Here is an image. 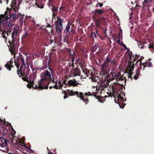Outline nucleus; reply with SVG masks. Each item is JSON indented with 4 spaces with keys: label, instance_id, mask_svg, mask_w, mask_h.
I'll use <instances>...</instances> for the list:
<instances>
[{
    "label": "nucleus",
    "instance_id": "nucleus-1",
    "mask_svg": "<svg viewBox=\"0 0 154 154\" xmlns=\"http://www.w3.org/2000/svg\"><path fill=\"white\" fill-rule=\"evenodd\" d=\"M109 87L112 89V93L111 92H108V95L111 97L113 96L115 98V96L116 97L117 100L116 99H115V102L119 105L120 108H123L125 105L124 103V101H125L126 100H124L122 97L123 96H124L125 95V93L123 92L124 91L123 88L125 90V87L122 84H121L115 82L110 85Z\"/></svg>",
    "mask_w": 154,
    "mask_h": 154
},
{
    "label": "nucleus",
    "instance_id": "nucleus-2",
    "mask_svg": "<svg viewBox=\"0 0 154 154\" xmlns=\"http://www.w3.org/2000/svg\"><path fill=\"white\" fill-rule=\"evenodd\" d=\"M48 69L50 72L46 70L41 74V79L39 81L38 85H35V88L38 89L39 90L48 89L50 84V79L53 74V70L49 67H48Z\"/></svg>",
    "mask_w": 154,
    "mask_h": 154
},
{
    "label": "nucleus",
    "instance_id": "nucleus-3",
    "mask_svg": "<svg viewBox=\"0 0 154 154\" xmlns=\"http://www.w3.org/2000/svg\"><path fill=\"white\" fill-rule=\"evenodd\" d=\"M3 15H0V25L2 26L7 36L11 34L12 27L15 25L16 20L14 16L13 17L12 19L4 18Z\"/></svg>",
    "mask_w": 154,
    "mask_h": 154
},
{
    "label": "nucleus",
    "instance_id": "nucleus-4",
    "mask_svg": "<svg viewBox=\"0 0 154 154\" xmlns=\"http://www.w3.org/2000/svg\"><path fill=\"white\" fill-rule=\"evenodd\" d=\"M16 0H13L12 3L11 5V8H9L8 7L6 8V11L5 12L4 14H1L4 16V18H8V19H12L13 17L14 16L15 20H16L18 14L16 15L15 8L17 7L16 3Z\"/></svg>",
    "mask_w": 154,
    "mask_h": 154
},
{
    "label": "nucleus",
    "instance_id": "nucleus-5",
    "mask_svg": "<svg viewBox=\"0 0 154 154\" xmlns=\"http://www.w3.org/2000/svg\"><path fill=\"white\" fill-rule=\"evenodd\" d=\"M115 61L111 60V58L108 56H107L106 60L101 65V69L102 72L104 74H108L109 72V67L113 63L115 64Z\"/></svg>",
    "mask_w": 154,
    "mask_h": 154
},
{
    "label": "nucleus",
    "instance_id": "nucleus-6",
    "mask_svg": "<svg viewBox=\"0 0 154 154\" xmlns=\"http://www.w3.org/2000/svg\"><path fill=\"white\" fill-rule=\"evenodd\" d=\"M57 19L56 21L54 23L56 31L58 35H61L63 28L62 23L64 21L63 19L60 18L59 17H57Z\"/></svg>",
    "mask_w": 154,
    "mask_h": 154
},
{
    "label": "nucleus",
    "instance_id": "nucleus-7",
    "mask_svg": "<svg viewBox=\"0 0 154 154\" xmlns=\"http://www.w3.org/2000/svg\"><path fill=\"white\" fill-rule=\"evenodd\" d=\"M20 64H16V67L17 69V72L18 75H19L20 78H21L22 76H28L29 72V68H26V67H24L23 69L21 71H19L18 68L19 67ZM28 66H27V67Z\"/></svg>",
    "mask_w": 154,
    "mask_h": 154
},
{
    "label": "nucleus",
    "instance_id": "nucleus-8",
    "mask_svg": "<svg viewBox=\"0 0 154 154\" xmlns=\"http://www.w3.org/2000/svg\"><path fill=\"white\" fill-rule=\"evenodd\" d=\"M68 95L69 96H71L76 95L78 98H80L83 102H87L86 103H88V100L87 99H85V100L84 99V97L83 96V94L82 92H79L78 91H73L72 90H71L70 91V93Z\"/></svg>",
    "mask_w": 154,
    "mask_h": 154
},
{
    "label": "nucleus",
    "instance_id": "nucleus-9",
    "mask_svg": "<svg viewBox=\"0 0 154 154\" xmlns=\"http://www.w3.org/2000/svg\"><path fill=\"white\" fill-rule=\"evenodd\" d=\"M112 76H113L115 78L117 81H124L125 85L126 82V79L125 77L123 76V75H121V72H119L116 74V72H115L112 74Z\"/></svg>",
    "mask_w": 154,
    "mask_h": 154
},
{
    "label": "nucleus",
    "instance_id": "nucleus-10",
    "mask_svg": "<svg viewBox=\"0 0 154 154\" xmlns=\"http://www.w3.org/2000/svg\"><path fill=\"white\" fill-rule=\"evenodd\" d=\"M129 61L128 62V67L130 69V71L131 72H130L128 75V79L130 78L131 80H132L131 75H132L133 73H132V72L133 70V69L134 67V64L133 63L132 65V61L130 62L129 61L131 60L132 59L131 55H130V54H129Z\"/></svg>",
    "mask_w": 154,
    "mask_h": 154
},
{
    "label": "nucleus",
    "instance_id": "nucleus-11",
    "mask_svg": "<svg viewBox=\"0 0 154 154\" xmlns=\"http://www.w3.org/2000/svg\"><path fill=\"white\" fill-rule=\"evenodd\" d=\"M35 78L36 76L35 75H30L29 76V82H28L29 83L27 85V86L28 88L31 89V88L32 87L33 88H34V89H36L35 88V87H34L33 86V85L34 83L33 80L35 79Z\"/></svg>",
    "mask_w": 154,
    "mask_h": 154
},
{
    "label": "nucleus",
    "instance_id": "nucleus-12",
    "mask_svg": "<svg viewBox=\"0 0 154 154\" xmlns=\"http://www.w3.org/2000/svg\"><path fill=\"white\" fill-rule=\"evenodd\" d=\"M104 12V11L101 9H96L94 10L92 13H93V19L94 17L97 18L99 16Z\"/></svg>",
    "mask_w": 154,
    "mask_h": 154
},
{
    "label": "nucleus",
    "instance_id": "nucleus-13",
    "mask_svg": "<svg viewBox=\"0 0 154 154\" xmlns=\"http://www.w3.org/2000/svg\"><path fill=\"white\" fill-rule=\"evenodd\" d=\"M14 62L16 66L17 64H19L20 65L21 64V65H24L25 67L26 66L24 62V59L22 55H21L20 57H19L17 59V61L16 62L15 61Z\"/></svg>",
    "mask_w": 154,
    "mask_h": 154
},
{
    "label": "nucleus",
    "instance_id": "nucleus-14",
    "mask_svg": "<svg viewBox=\"0 0 154 154\" xmlns=\"http://www.w3.org/2000/svg\"><path fill=\"white\" fill-rule=\"evenodd\" d=\"M73 26L71 25V24L69 22H68L65 30L66 31L67 34L68 32H72L73 31Z\"/></svg>",
    "mask_w": 154,
    "mask_h": 154
},
{
    "label": "nucleus",
    "instance_id": "nucleus-15",
    "mask_svg": "<svg viewBox=\"0 0 154 154\" xmlns=\"http://www.w3.org/2000/svg\"><path fill=\"white\" fill-rule=\"evenodd\" d=\"M67 84L69 86H72L73 87L77 86H78V85L79 84V83L77 82L75 79H74L73 80H71L69 81L68 82Z\"/></svg>",
    "mask_w": 154,
    "mask_h": 154
},
{
    "label": "nucleus",
    "instance_id": "nucleus-16",
    "mask_svg": "<svg viewBox=\"0 0 154 154\" xmlns=\"http://www.w3.org/2000/svg\"><path fill=\"white\" fill-rule=\"evenodd\" d=\"M142 60L140 59L139 60H137L136 63V64L139 61H140V66L139 67H140V66H141V67L143 66V70L144 69V68L146 67V66L148 67H151L152 66V63L151 62H149L148 63H146L145 64L144 63L143 64L142 63V62L141 61Z\"/></svg>",
    "mask_w": 154,
    "mask_h": 154
},
{
    "label": "nucleus",
    "instance_id": "nucleus-17",
    "mask_svg": "<svg viewBox=\"0 0 154 154\" xmlns=\"http://www.w3.org/2000/svg\"><path fill=\"white\" fill-rule=\"evenodd\" d=\"M19 30V28L17 26H15L14 27L12 33L11 34L12 38L14 39L17 35L18 34V32Z\"/></svg>",
    "mask_w": 154,
    "mask_h": 154
},
{
    "label": "nucleus",
    "instance_id": "nucleus-18",
    "mask_svg": "<svg viewBox=\"0 0 154 154\" xmlns=\"http://www.w3.org/2000/svg\"><path fill=\"white\" fill-rule=\"evenodd\" d=\"M151 0H144L142 3L143 8L149 7L151 5Z\"/></svg>",
    "mask_w": 154,
    "mask_h": 154
},
{
    "label": "nucleus",
    "instance_id": "nucleus-19",
    "mask_svg": "<svg viewBox=\"0 0 154 154\" xmlns=\"http://www.w3.org/2000/svg\"><path fill=\"white\" fill-rule=\"evenodd\" d=\"M13 61L11 60L8 61L7 63L5 65V67L9 71H10L11 70V68L13 67L12 65L13 63Z\"/></svg>",
    "mask_w": 154,
    "mask_h": 154
},
{
    "label": "nucleus",
    "instance_id": "nucleus-20",
    "mask_svg": "<svg viewBox=\"0 0 154 154\" xmlns=\"http://www.w3.org/2000/svg\"><path fill=\"white\" fill-rule=\"evenodd\" d=\"M94 92H93L92 93V94H91V93L90 92H85V93L84 94V93H82L83 96L84 97V99L85 100V99H87L88 100V103H86L87 102H84L86 104H87L89 102V100L87 96H92V95H94H94L93 94V93Z\"/></svg>",
    "mask_w": 154,
    "mask_h": 154
},
{
    "label": "nucleus",
    "instance_id": "nucleus-21",
    "mask_svg": "<svg viewBox=\"0 0 154 154\" xmlns=\"http://www.w3.org/2000/svg\"><path fill=\"white\" fill-rule=\"evenodd\" d=\"M90 75H91V76L89 77V79H91L92 82H96L98 81L99 80V77L98 76H96L95 75L91 73Z\"/></svg>",
    "mask_w": 154,
    "mask_h": 154
},
{
    "label": "nucleus",
    "instance_id": "nucleus-22",
    "mask_svg": "<svg viewBox=\"0 0 154 154\" xmlns=\"http://www.w3.org/2000/svg\"><path fill=\"white\" fill-rule=\"evenodd\" d=\"M93 20L95 23V26L97 27H100L102 23L100 20V19H98L97 18L94 17V19Z\"/></svg>",
    "mask_w": 154,
    "mask_h": 154
},
{
    "label": "nucleus",
    "instance_id": "nucleus-23",
    "mask_svg": "<svg viewBox=\"0 0 154 154\" xmlns=\"http://www.w3.org/2000/svg\"><path fill=\"white\" fill-rule=\"evenodd\" d=\"M83 72L85 74V77H83V75L81 76V78L82 79H85L86 77H88V74L90 73V71L89 70H88L87 68H85L84 69H82Z\"/></svg>",
    "mask_w": 154,
    "mask_h": 154
},
{
    "label": "nucleus",
    "instance_id": "nucleus-24",
    "mask_svg": "<svg viewBox=\"0 0 154 154\" xmlns=\"http://www.w3.org/2000/svg\"><path fill=\"white\" fill-rule=\"evenodd\" d=\"M52 11L53 12V16L54 17L56 16L58 12V7L54 6H52Z\"/></svg>",
    "mask_w": 154,
    "mask_h": 154
},
{
    "label": "nucleus",
    "instance_id": "nucleus-25",
    "mask_svg": "<svg viewBox=\"0 0 154 154\" xmlns=\"http://www.w3.org/2000/svg\"><path fill=\"white\" fill-rule=\"evenodd\" d=\"M72 69L74 71V73L73 74V75L74 77L78 75H80V71L79 69L77 68H72Z\"/></svg>",
    "mask_w": 154,
    "mask_h": 154
},
{
    "label": "nucleus",
    "instance_id": "nucleus-26",
    "mask_svg": "<svg viewBox=\"0 0 154 154\" xmlns=\"http://www.w3.org/2000/svg\"><path fill=\"white\" fill-rule=\"evenodd\" d=\"M45 30L48 33L51 32V34H52L53 31L52 30V27L49 24H48L47 26L45 28Z\"/></svg>",
    "mask_w": 154,
    "mask_h": 154
},
{
    "label": "nucleus",
    "instance_id": "nucleus-27",
    "mask_svg": "<svg viewBox=\"0 0 154 154\" xmlns=\"http://www.w3.org/2000/svg\"><path fill=\"white\" fill-rule=\"evenodd\" d=\"M20 142L21 143V145L22 146V147H24L26 149H28V150L29 152H32V150L29 148L28 147L26 146L25 143L24 142V141H23L22 143H21V141H20Z\"/></svg>",
    "mask_w": 154,
    "mask_h": 154
},
{
    "label": "nucleus",
    "instance_id": "nucleus-28",
    "mask_svg": "<svg viewBox=\"0 0 154 154\" xmlns=\"http://www.w3.org/2000/svg\"><path fill=\"white\" fill-rule=\"evenodd\" d=\"M142 68L141 67V66L140 68V67H139V68L137 69V72H136V74L135 75H134V77H133L134 79L136 80L138 78V76H139V75L140 73H138V72L139 71V70L141 69Z\"/></svg>",
    "mask_w": 154,
    "mask_h": 154
},
{
    "label": "nucleus",
    "instance_id": "nucleus-29",
    "mask_svg": "<svg viewBox=\"0 0 154 154\" xmlns=\"http://www.w3.org/2000/svg\"><path fill=\"white\" fill-rule=\"evenodd\" d=\"M93 94L94 95V97L96 99H98V100L100 102H103V97H100L99 96H97V95L96 94L95 92H94L93 93Z\"/></svg>",
    "mask_w": 154,
    "mask_h": 154
},
{
    "label": "nucleus",
    "instance_id": "nucleus-30",
    "mask_svg": "<svg viewBox=\"0 0 154 154\" xmlns=\"http://www.w3.org/2000/svg\"><path fill=\"white\" fill-rule=\"evenodd\" d=\"M98 45L99 44H95L93 46L91 50L92 52H94L96 51L97 48L98 47Z\"/></svg>",
    "mask_w": 154,
    "mask_h": 154
},
{
    "label": "nucleus",
    "instance_id": "nucleus-31",
    "mask_svg": "<svg viewBox=\"0 0 154 154\" xmlns=\"http://www.w3.org/2000/svg\"><path fill=\"white\" fill-rule=\"evenodd\" d=\"M2 127L0 125V136H4L5 135V133L3 132Z\"/></svg>",
    "mask_w": 154,
    "mask_h": 154
},
{
    "label": "nucleus",
    "instance_id": "nucleus-32",
    "mask_svg": "<svg viewBox=\"0 0 154 154\" xmlns=\"http://www.w3.org/2000/svg\"><path fill=\"white\" fill-rule=\"evenodd\" d=\"M5 30H4V28L2 26H1L0 25V32H2V35H5L6 33V32H5Z\"/></svg>",
    "mask_w": 154,
    "mask_h": 154
},
{
    "label": "nucleus",
    "instance_id": "nucleus-33",
    "mask_svg": "<svg viewBox=\"0 0 154 154\" xmlns=\"http://www.w3.org/2000/svg\"><path fill=\"white\" fill-rule=\"evenodd\" d=\"M10 45L11 49L10 51L11 52H13L14 51V48L15 47V46L14 45V44L13 43H10Z\"/></svg>",
    "mask_w": 154,
    "mask_h": 154
},
{
    "label": "nucleus",
    "instance_id": "nucleus-34",
    "mask_svg": "<svg viewBox=\"0 0 154 154\" xmlns=\"http://www.w3.org/2000/svg\"><path fill=\"white\" fill-rule=\"evenodd\" d=\"M52 37H50V39H48V43L50 44H51L53 42H55V41L54 40V38H53Z\"/></svg>",
    "mask_w": 154,
    "mask_h": 154
},
{
    "label": "nucleus",
    "instance_id": "nucleus-35",
    "mask_svg": "<svg viewBox=\"0 0 154 154\" xmlns=\"http://www.w3.org/2000/svg\"><path fill=\"white\" fill-rule=\"evenodd\" d=\"M97 18L98 19H100V20L101 21L102 23L105 22V20H106V18L102 17H98Z\"/></svg>",
    "mask_w": 154,
    "mask_h": 154
},
{
    "label": "nucleus",
    "instance_id": "nucleus-36",
    "mask_svg": "<svg viewBox=\"0 0 154 154\" xmlns=\"http://www.w3.org/2000/svg\"><path fill=\"white\" fill-rule=\"evenodd\" d=\"M148 48L149 49H152L153 50L152 52L153 53L154 52V43H151L149 45Z\"/></svg>",
    "mask_w": 154,
    "mask_h": 154
},
{
    "label": "nucleus",
    "instance_id": "nucleus-37",
    "mask_svg": "<svg viewBox=\"0 0 154 154\" xmlns=\"http://www.w3.org/2000/svg\"><path fill=\"white\" fill-rule=\"evenodd\" d=\"M28 76H22V79L24 81H26L28 82L29 81L28 79Z\"/></svg>",
    "mask_w": 154,
    "mask_h": 154
},
{
    "label": "nucleus",
    "instance_id": "nucleus-38",
    "mask_svg": "<svg viewBox=\"0 0 154 154\" xmlns=\"http://www.w3.org/2000/svg\"><path fill=\"white\" fill-rule=\"evenodd\" d=\"M60 12L62 13V11H64L66 10V8L65 7H61L59 9Z\"/></svg>",
    "mask_w": 154,
    "mask_h": 154
},
{
    "label": "nucleus",
    "instance_id": "nucleus-39",
    "mask_svg": "<svg viewBox=\"0 0 154 154\" xmlns=\"http://www.w3.org/2000/svg\"><path fill=\"white\" fill-rule=\"evenodd\" d=\"M81 63V61H80V59L79 58H78L75 61V64H79Z\"/></svg>",
    "mask_w": 154,
    "mask_h": 154
},
{
    "label": "nucleus",
    "instance_id": "nucleus-40",
    "mask_svg": "<svg viewBox=\"0 0 154 154\" xmlns=\"http://www.w3.org/2000/svg\"><path fill=\"white\" fill-rule=\"evenodd\" d=\"M91 37H92V38H93L94 37L95 38H97V36L96 35H95V34H94L93 32H92L91 34Z\"/></svg>",
    "mask_w": 154,
    "mask_h": 154
},
{
    "label": "nucleus",
    "instance_id": "nucleus-41",
    "mask_svg": "<svg viewBox=\"0 0 154 154\" xmlns=\"http://www.w3.org/2000/svg\"><path fill=\"white\" fill-rule=\"evenodd\" d=\"M49 80H50V83L51 82H52L53 83H55V80H54V79L53 78V77H52L51 76V78Z\"/></svg>",
    "mask_w": 154,
    "mask_h": 154
},
{
    "label": "nucleus",
    "instance_id": "nucleus-42",
    "mask_svg": "<svg viewBox=\"0 0 154 154\" xmlns=\"http://www.w3.org/2000/svg\"><path fill=\"white\" fill-rule=\"evenodd\" d=\"M122 42V43L120 44V45H122L127 50H129L128 48H127V46H126V45L125 44H124V43L122 42Z\"/></svg>",
    "mask_w": 154,
    "mask_h": 154
},
{
    "label": "nucleus",
    "instance_id": "nucleus-43",
    "mask_svg": "<svg viewBox=\"0 0 154 154\" xmlns=\"http://www.w3.org/2000/svg\"><path fill=\"white\" fill-rule=\"evenodd\" d=\"M63 92H64V99H65L66 98L68 97V95L67 94H66V93L65 91H64Z\"/></svg>",
    "mask_w": 154,
    "mask_h": 154
},
{
    "label": "nucleus",
    "instance_id": "nucleus-44",
    "mask_svg": "<svg viewBox=\"0 0 154 154\" xmlns=\"http://www.w3.org/2000/svg\"><path fill=\"white\" fill-rule=\"evenodd\" d=\"M28 34V32H25V34H24L23 35V38H25L26 37V36Z\"/></svg>",
    "mask_w": 154,
    "mask_h": 154
},
{
    "label": "nucleus",
    "instance_id": "nucleus-45",
    "mask_svg": "<svg viewBox=\"0 0 154 154\" xmlns=\"http://www.w3.org/2000/svg\"><path fill=\"white\" fill-rule=\"evenodd\" d=\"M23 17L22 16H21L19 19V22H23Z\"/></svg>",
    "mask_w": 154,
    "mask_h": 154
},
{
    "label": "nucleus",
    "instance_id": "nucleus-46",
    "mask_svg": "<svg viewBox=\"0 0 154 154\" xmlns=\"http://www.w3.org/2000/svg\"><path fill=\"white\" fill-rule=\"evenodd\" d=\"M24 67V65H21V66L20 67V69H19V68H18V70L19 71H21L23 69V67Z\"/></svg>",
    "mask_w": 154,
    "mask_h": 154
},
{
    "label": "nucleus",
    "instance_id": "nucleus-47",
    "mask_svg": "<svg viewBox=\"0 0 154 154\" xmlns=\"http://www.w3.org/2000/svg\"><path fill=\"white\" fill-rule=\"evenodd\" d=\"M99 5V6L100 7H101L103 6V4L102 3H97L96 5L97 7H98V5Z\"/></svg>",
    "mask_w": 154,
    "mask_h": 154
},
{
    "label": "nucleus",
    "instance_id": "nucleus-48",
    "mask_svg": "<svg viewBox=\"0 0 154 154\" xmlns=\"http://www.w3.org/2000/svg\"><path fill=\"white\" fill-rule=\"evenodd\" d=\"M4 125H5L6 126H9L11 125V123H9L8 122H7V124H6V122L5 121L4 122Z\"/></svg>",
    "mask_w": 154,
    "mask_h": 154
},
{
    "label": "nucleus",
    "instance_id": "nucleus-49",
    "mask_svg": "<svg viewBox=\"0 0 154 154\" xmlns=\"http://www.w3.org/2000/svg\"><path fill=\"white\" fill-rule=\"evenodd\" d=\"M59 89H60L62 87H63V85H62L61 82L59 81Z\"/></svg>",
    "mask_w": 154,
    "mask_h": 154
},
{
    "label": "nucleus",
    "instance_id": "nucleus-50",
    "mask_svg": "<svg viewBox=\"0 0 154 154\" xmlns=\"http://www.w3.org/2000/svg\"><path fill=\"white\" fill-rule=\"evenodd\" d=\"M54 88H55V89H57L58 88H59L57 86V84H55V85H54V86L53 87Z\"/></svg>",
    "mask_w": 154,
    "mask_h": 154
},
{
    "label": "nucleus",
    "instance_id": "nucleus-51",
    "mask_svg": "<svg viewBox=\"0 0 154 154\" xmlns=\"http://www.w3.org/2000/svg\"><path fill=\"white\" fill-rule=\"evenodd\" d=\"M72 57V60H71V62L72 63H74V57Z\"/></svg>",
    "mask_w": 154,
    "mask_h": 154
},
{
    "label": "nucleus",
    "instance_id": "nucleus-52",
    "mask_svg": "<svg viewBox=\"0 0 154 154\" xmlns=\"http://www.w3.org/2000/svg\"><path fill=\"white\" fill-rule=\"evenodd\" d=\"M66 80H64L62 83L63 85V84L66 85L67 84V83L66 84Z\"/></svg>",
    "mask_w": 154,
    "mask_h": 154
},
{
    "label": "nucleus",
    "instance_id": "nucleus-53",
    "mask_svg": "<svg viewBox=\"0 0 154 154\" xmlns=\"http://www.w3.org/2000/svg\"><path fill=\"white\" fill-rule=\"evenodd\" d=\"M71 49L70 48L67 49L66 50L68 52H70V51H71Z\"/></svg>",
    "mask_w": 154,
    "mask_h": 154
},
{
    "label": "nucleus",
    "instance_id": "nucleus-54",
    "mask_svg": "<svg viewBox=\"0 0 154 154\" xmlns=\"http://www.w3.org/2000/svg\"><path fill=\"white\" fill-rule=\"evenodd\" d=\"M2 35V37L3 38H6V39H7V37H6V35Z\"/></svg>",
    "mask_w": 154,
    "mask_h": 154
},
{
    "label": "nucleus",
    "instance_id": "nucleus-55",
    "mask_svg": "<svg viewBox=\"0 0 154 154\" xmlns=\"http://www.w3.org/2000/svg\"><path fill=\"white\" fill-rule=\"evenodd\" d=\"M23 22H20V26L21 27L23 25Z\"/></svg>",
    "mask_w": 154,
    "mask_h": 154
},
{
    "label": "nucleus",
    "instance_id": "nucleus-56",
    "mask_svg": "<svg viewBox=\"0 0 154 154\" xmlns=\"http://www.w3.org/2000/svg\"><path fill=\"white\" fill-rule=\"evenodd\" d=\"M75 64V63H72L71 65H72V67L73 68H74L75 67V66L74 65V64Z\"/></svg>",
    "mask_w": 154,
    "mask_h": 154
},
{
    "label": "nucleus",
    "instance_id": "nucleus-57",
    "mask_svg": "<svg viewBox=\"0 0 154 154\" xmlns=\"http://www.w3.org/2000/svg\"><path fill=\"white\" fill-rule=\"evenodd\" d=\"M69 53L70 54V55L72 57V56H73V54H72L71 51H70V52H69Z\"/></svg>",
    "mask_w": 154,
    "mask_h": 154
},
{
    "label": "nucleus",
    "instance_id": "nucleus-58",
    "mask_svg": "<svg viewBox=\"0 0 154 154\" xmlns=\"http://www.w3.org/2000/svg\"><path fill=\"white\" fill-rule=\"evenodd\" d=\"M14 136H12L11 138V140H12V141H13V140H14Z\"/></svg>",
    "mask_w": 154,
    "mask_h": 154
},
{
    "label": "nucleus",
    "instance_id": "nucleus-59",
    "mask_svg": "<svg viewBox=\"0 0 154 154\" xmlns=\"http://www.w3.org/2000/svg\"><path fill=\"white\" fill-rule=\"evenodd\" d=\"M68 64H69V67H70L71 66H72V65H71L72 64H71V63H69Z\"/></svg>",
    "mask_w": 154,
    "mask_h": 154
},
{
    "label": "nucleus",
    "instance_id": "nucleus-60",
    "mask_svg": "<svg viewBox=\"0 0 154 154\" xmlns=\"http://www.w3.org/2000/svg\"><path fill=\"white\" fill-rule=\"evenodd\" d=\"M136 58H134L133 60L134 62L135 61H136Z\"/></svg>",
    "mask_w": 154,
    "mask_h": 154
},
{
    "label": "nucleus",
    "instance_id": "nucleus-61",
    "mask_svg": "<svg viewBox=\"0 0 154 154\" xmlns=\"http://www.w3.org/2000/svg\"><path fill=\"white\" fill-rule=\"evenodd\" d=\"M118 42L120 44H121L120 43V39H119L118 40Z\"/></svg>",
    "mask_w": 154,
    "mask_h": 154
},
{
    "label": "nucleus",
    "instance_id": "nucleus-62",
    "mask_svg": "<svg viewBox=\"0 0 154 154\" xmlns=\"http://www.w3.org/2000/svg\"><path fill=\"white\" fill-rule=\"evenodd\" d=\"M103 86H105V87H104V88H106V86H108V85H103Z\"/></svg>",
    "mask_w": 154,
    "mask_h": 154
},
{
    "label": "nucleus",
    "instance_id": "nucleus-63",
    "mask_svg": "<svg viewBox=\"0 0 154 154\" xmlns=\"http://www.w3.org/2000/svg\"><path fill=\"white\" fill-rule=\"evenodd\" d=\"M48 153L49 154H53V152H48Z\"/></svg>",
    "mask_w": 154,
    "mask_h": 154
},
{
    "label": "nucleus",
    "instance_id": "nucleus-64",
    "mask_svg": "<svg viewBox=\"0 0 154 154\" xmlns=\"http://www.w3.org/2000/svg\"><path fill=\"white\" fill-rule=\"evenodd\" d=\"M106 29H105L104 31V34H106Z\"/></svg>",
    "mask_w": 154,
    "mask_h": 154
}]
</instances>
